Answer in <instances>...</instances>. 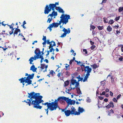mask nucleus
I'll list each match as a JSON object with an SVG mask.
<instances>
[{
  "instance_id": "nucleus-42",
  "label": "nucleus",
  "mask_w": 123,
  "mask_h": 123,
  "mask_svg": "<svg viewBox=\"0 0 123 123\" xmlns=\"http://www.w3.org/2000/svg\"><path fill=\"white\" fill-rule=\"evenodd\" d=\"M109 104L110 105H111V107L112 108H113L114 106V104L111 101L109 103Z\"/></svg>"
},
{
  "instance_id": "nucleus-51",
  "label": "nucleus",
  "mask_w": 123,
  "mask_h": 123,
  "mask_svg": "<svg viewBox=\"0 0 123 123\" xmlns=\"http://www.w3.org/2000/svg\"><path fill=\"white\" fill-rule=\"evenodd\" d=\"M66 35L67 34H65V33H64L62 34L61 35V37H65V36H66Z\"/></svg>"
},
{
  "instance_id": "nucleus-58",
  "label": "nucleus",
  "mask_w": 123,
  "mask_h": 123,
  "mask_svg": "<svg viewBox=\"0 0 123 123\" xmlns=\"http://www.w3.org/2000/svg\"><path fill=\"white\" fill-rule=\"evenodd\" d=\"M119 60L120 61H123V58L122 56H121V57L119 58Z\"/></svg>"
},
{
  "instance_id": "nucleus-11",
  "label": "nucleus",
  "mask_w": 123,
  "mask_h": 123,
  "mask_svg": "<svg viewBox=\"0 0 123 123\" xmlns=\"http://www.w3.org/2000/svg\"><path fill=\"white\" fill-rule=\"evenodd\" d=\"M47 43L48 44H49L50 45L49 46H51V47L55 46L56 45V44L55 42L53 41L50 42L49 39L47 40Z\"/></svg>"
},
{
  "instance_id": "nucleus-23",
  "label": "nucleus",
  "mask_w": 123,
  "mask_h": 123,
  "mask_svg": "<svg viewBox=\"0 0 123 123\" xmlns=\"http://www.w3.org/2000/svg\"><path fill=\"white\" fill-rule=\"evenodd\" d=\"M52 24L53 25V26L55 27H57L59 25H60L61 24L60 21L59 22V23H52Z\"/></svg>"
},
{
  "instance_id": "nucleus-61",
  "label": "nucleus",
  "mask_w": 123,
  "mask_h": 123,
  "mask_svg": "<svg viewBox=\"0 0 123 123\" xmlns=\"http://www.w3.org/2000/svg\"><path fill=\"white\" fill-rule=\"evenodd\" d=\"M121 96V95L120 94L117 97V99H118Z\"/></svg>"
},
{
  "instance_id": "nucleus-4",
  "label": "nucleus",
  "mask_w": 123,
  "mask_h": 123,
  "mask_svg": "<svg viewBox=\"0 0 123 123\" xmlns=\"http://www.w3.org/2000/svg\"><path fill=\"white\" fill-rule=\"evenodd\" d=\"M70 108H68V109L64 111V113L65 115L67 116H69L71 114L72 115H74L75 114V111L76 110L73 106L70 105Z\"/></svg>"
},
{
  "instance_id": "nucleus-6",
  "label": "nucleus",
  "mask_w": 123,
  "mask_h": 123,
  "mask_svg": "<svg viewBox=\"0 0 123 123\" xmlns=\"http://www.w3.org/2000/svg\"><path fill=\"white\" fill-rule=\"evenodd\" d=\"M43 57V56L41 55L40 54L37 55H35L34 57H31L29 59V61H30V64H32V63L33 62V60H36L37 59L39 58H41Z\"/></svg>"
},
{
  "instance_id": "nucleus-19",
  "label": "nucleus",
  "mask_w": 123,
  "mask_h": 123,
  "mask_svg": "<svg viewBox=\"0 0 123 123\" xmlns=\"http://www.w3.org/2000/svg\"><path fill=\"white\" fill-rule=\"evenodd\" d=\"M34 75V73H33L31 75L29 74L28 76L26 78V79H27V80L32 79L33 78Z\"/></svg>"
},
{
  "instance_id": "nucleus-49",
  "label": "nucleus",
  "mask_w": 123,
  "mask_h": 123,
  "mask_svg": "<svg viewBox=\"0 0 123 123\" xmlns=\"http://www.w3.org/2000/svg\"><path fill=\"white\" fill-rule=\"evenodd\" d=\"M120 17V16L116 17L114 20L115 21H117L119 20Z\"/></svg>"
},
{
  "instance_id": "nucleus-3",
  "label": "nucleus",
  "mask_w": 123,
  "mask_h": 123,
  "mask_svg": "<svg viewBox=\"0 0 123 123\" xmlns=\"http://www.w3.org/2000/svg\"><path fill=\"white\" fill-rule=\"evenodd\" d=\"M61 19L59 21L61 24L62 23V25L66 24L68 22V20L70 19L69 15L62 14L60 17Z\"/></svg>"
},
{
  "instance_id": "nucleus-18",
  "label": "nucleus",
  "mask_w": 123,
  "mask_h": 123,
  "mask_svg": "<svg viewBox=\"0 0 123 123\" xmlns=\"http://www.w3.org/2000/svg\"><path fill=\"white\" fill-rule=\"evenodd\" d=\"M33 100H32V98L30 99H27V101H28L27 102L25 100L24 102L27 103L29 105V106H30L31 105V101H32Z\"/></svg>"
},
{
  "instance_id": "nucleus-13",
  "label": "nucleus",
  "mask_w": 123,
  "mask_h": 123,
  "mask_svg": "<svg viewBox=\"0 0 123 123\" xmlns=\"http://www.w3.org/2000/svg\"><path fill=\"white\" fill-rule=\"evenodd\" d=\"M67 98L65 97H60L58 98V100L60 102L62 101L63 100H66Z\"/></svg>"
},
{
  "instance_id": "nucleus-2",
  "label": "nucleus",
  "mask_w": 123,
  "mask_h": 123,
  "mask_svg": "<svg viewBox=\"0 0 123 123\" xmlns=\"http://www.w3.org/2000/svg\"><path fill=\"white\" fill-rule=\"evenodd\" d=\"M42 96H38L37 99L32 101L31 105H33L34 108L40 109L42 108V106H40L39 105L42 102H43V100H42Z\"/></svg>"
},
{
  "instance_id": "nucleus-32",
  "label": "nucleus",
  "mask_w": 123,
  "mask_h": 123,
  "mask_svg": "<svg viewBox=\"0 0 123 123\" xmlns=\"http://www.w3.org/2000/svg\"><path fill=\"white\" fill-rule=\"evenodd\" d=\"M100 83L101 85L102 86H104L106 84L105 81H101Z\"/></svg>"
},
{
  "instance_id": "nucleus-10",
  "label": "nucleus",
  "mask_w": 123,
  "mask_h": 123,
  "mask_svg": "<svg viewBox=\"0 0 123 123\" xmlns=\"http://www.w3.org/2000/svg\"><path fill=\"white\" fill-rule=\"evenodd\" d=\"M42 104L43 105H47V107L48 109H49L51 111V109H52V108L51 103L47 102L44 103H42Z\"/></svg>"
},
{
  "instance_id": "nucleus-20",
  "label": "nucleus",
  "mask_w": 123,
  "mask_h": 123,
  "mask_svg": "<svg viewBox=\"0 0 123 123\" xmlns=\"http://www.w3.org/2000/svg\"><path fill=\"white\" fill-rule=\"evenodd\" d=\"M18 26L17 27L16 29L14 31V36H15V35H17L18 34V32H20V30L19 29H18Z\"/></svg>"
},
{
  "instance_id": "nucleus-62",
  "label": "nucleus",
  "mask_w": 123,
  "mask_h": 123,
  "mask_svg": "<svg viewBox=\"0 0 123 123\" xmlns=\"http://www.w3.org/2000/svg\"><path fill=\"white\" fill-rule=\"evenodd\" d=\"M42 40L43 41H46V36H43V38Z\"/></svg>"
},
{
  "instance_id": "nucleus-39",
  "label": "nucleus",
  "mask_w": 123,
  "mask_h": 123,
  "mask_svg": "<svg viewBox=\"0 0 123 123\" xmlns=\"http://www.w3.org/2000/svg\"><path fill=\"white\" fill-rule=\"evenodd\" d=\"M50 74H51L52 76H54V74H55V73L54 72L53 70H51L49 72Z\"/></svg>"
},
{
  "instance_id": "nucleus-47",
  "label": "nucleus",
  "mask_w": 123,
  "mask_h": 123,
  "mask_svg": "<svg viewBox=\"0 0 123 123\" xmlns=\"http://www.w3.org/2000/svg\"><path fill=\"white\" fill-rule=\"evenodd\" d=\"M95 28V27L94 26L92 25H91L90 26V30H92L91 29H92L93 30H94Z\"/></svg>"
},
{
  "instance_id": "nucleus-12",
  "label": "nucleus",
  "mask_w": 123,
  "mask_h": 123,
  "mask_svg": "<svg viewBox=\"0 0 123 123\" xmlns=\"http://www.w3.org/2000/svg\"><path fill=\"white\" fill-rule=\"evenodd\" d=\"M67 99L66 100H65L66 101L67 103L68 104V105L66 107V109H67L68 108V107H69V105L70 104V102H71L72 100H71V99H69L68 98H67Z\"/></svg>"
},
{
  "instance_id": "nucleus-44",
  "label": "nucleus",
  "mask_w": 123,
  "mask_h": 123,
  "mask_svg": "<svg viewBox=\"0 0 123 123\" xmlns=\"http://www.w3.org/2000/svg\"><path fill=\"white\" fill-rule=\"evenodd\" d=\"M53 46H51L50 47V46H49V49H50V48H51V49H50L49 51L50 52H52V51H53Z\"/></svg>"
},
{
  "instance_id": "nucleus-54",
  "label": "nucleus",
  "mask_w": 123,
  "mask_h": 123,
  "mask_svg": "<svg viewBox=\"0 0 123 123\" xmlns=\"http://www.w3.org/2000/svg\"><path fill=\"white\" fill-rule=\"evenodd\" d=\"M103 18L104 19V22L105 23H108V21H106V20H107V19L105 18Z\"/></svg>"
},
{
  "instance_id": "nucleus-57",
  "label": "nucleus",
  "mask_w": 123,
  "mask_h": 123,
  "mask_svg": "<svg viewBox=\"0 0 123 123\" xmlns=\"http://www.w3.org/2000/svg\"><path fill=\"white\" fill-rule=\"evenodd\" d=\"M14 29H12V30L10 31L9 32V33H10V35H11L13 33V30H14Z\"/></svg>"
},
{
  "instance_id": "nucleus-52",
  "label": "nucleus",
  "mask_w": 123,
  "mask_h": 123,
  "mask_svg": "<svg viewBox=\"0 0 123 123\" xmlns=\"http://www.w3.org/2000/svg\"><path fill=\"white\" fill-rule=\"evenodd\" d=\"M66 75L68 76H69L70 75V73L68 71H66L65 73Z\"/></svg>"
},
{
  "instance_id": "nucleus-48",
  "label": "nucleus",
  "mask_w": 123,
  "mask_h": 123,
  "mask_svg": "<svg viewBox=\"0 0 123 123\" xmlns=\"http://www.w3.org/2000/svg\"><path fill=\"white\" fill-rule=\"evenodd\" d=\"M62 75V73L60 72L58 74L57 76L58 78H60V76Z\"/></svg>"
},
{
  "instance_id": "nucleus-45",
  "label": "nucleus",
  "mask_w": 123,
  "mask_h": 123,
  "mask_svg": "<svg viewBox=\"0 0 123 123\" xmlns=\"http://www.w3.org/2000/svg\"><path fill=\"white\" fill-rule=\"evenodd\" d=\"M86 101L87 102L90 103L91 102V100L89 97H88L86 99Z\"/></svg>"
},
{
  "instance_id": "nucleus-34",
  "label": "nucleus",
  "mask_w": 123,
  "mask_h": 123,
  "mask_svg": "<svg viewBox=\"0 0 123 123\" xmlns=\"http://www.w3.org/2000/svg\"><path fill=\"white\" fill-rule=\"evenodd\" d=\"M79 81H76V85H75V87L76 88H77L79 86H80L79 85Z\"/></svg>"
},
{
  "instance_id": "nucleus-14",
  "label": "nucleus",
  "mask_w": 123,
  "mask_h": 123,
  "mask_svg": "<svg viewBox=\"0 0 123 123\" xmlns=\"http://www.w3.org/2000/svg\"><path fill=\"white\" fill-rule=\"evenodd\" d=\"M62 31L64 32V33H65L66 34L67 33L69 34L70 33V28H68V29H66L65 28H64Z\"/></svg>"
},
{
  "instance_id": "nucleus-55",
  "label": "nucleus",
  "mask_w": 123,
  "mask_h": 123,
  "mask_svg": "<svg viewBox=\"0 0 123 123\" xmlns=\"http://www.w3.org/2000/svg\"><path fill=\"white\" fill-rule=\"evenodd\" d=\"M57 108H58L59 110H61V109H60V108L59 107V106L58 105V106H57V107L55 109H53V108H52V109H51V111H53L54 110H55Z\"/></svg>"
},
{
  "instance_id": "nucleus-37",
  "label": "nucleus",
  "mask_w": 123,
  "mask_h": 123,
  "mask_svg": "<svg viewBox=\"0 0 123 123\" xmlns=\"http://www.w3.org/2000/svg\"><path fill=\"white\" fill-rule=\"evenodd\" d=\"M41 68L42 69V70L43 69H44L45 68V64H41Z\"/></svg>"
},
{
  "instance_id": "nucleus-43",
  "label": "nucleus",
  "mask_w": 123,
  "mask_h": 123,
  "mask_svg": "<svg viewBox=\"0 0 123 123\" xmlns=\"http://www.w3.org/2000/svg\"><path fill=\"white\" fill-rule=\"evenodd\" d=\"M66 65H67L68 66H65V68H66V70H68L69 69V65H68L67 64H66Z\"/></svg>"
},
{
  "instance_id": "nucleus-40",
  "label": "nucleus",
  "mask_w": 123,
  "mask_h": 123,
  "mask_svg": "<svg viewBox=\"0 0 123 123\" xmlns=\"http://www.w3.org/2000/svg\"><path fill=\"white\" fill-rule=\"evenodd\" d=\"M114 22V21L112 19H111L109 20V23L110 24H112Z\"/></svg>"
},
{
  "instance_id": "nucleus-50",
  "label": "nucleus",
  "mask_w": 123,
  "mask_h": 123,
  "mask_svg": "<svg viewBox=\"0 0 123 123\" xmlns=\"http://www.w3.org/2000/svg\"><path fill=\"white\" fill-rule=\"evenodd\" d=\"M72 89V87H71V86H70V87H69V88L67 90V91H68V92H67L69 94V92L71 91Z\"/></svg>"
},
{
  "instance_id": "nucleus-41",
  "label": "nucleus",
  "mask_w": 123,
  "mask_h": 123,
  "mask_svg": "<svg viewBox=\"0 0 123 123\" xmlns=\"http://www.w3.org/2000/svg\"><path fill=\"white\" fill-rule=\"evenodd\" d=\"M118 12H121L123 10V7H119L118 9Z\"/></svg>"
},
{
  "instance_id": "nucleus-8",
  "label": "nucleus",
  "mask_w": 123,
  "mask_h": 123,
  "mask_svg": "<svg viewBox=\"0 0 123 123\" xmlns=\"http://www.w3.org/2000/svg\"><path fill=\"white\" fill-rule=\"evenodd\" d=\"M58 100L57 99H55V101H54V102H52L51 103L52 108L53 109H55L58 106Z\"/></svg>"
},
{
  "instance_id": "nucleus-31",
  "label": "nucleus",
  "mask_w": 123,
  "mask_h": 123,
  "mask_svg": "<svg viewBox=\"0 0 123 123\" xmlns=\"http://www.w3.org/2000/svg\"><path fill=\"white\" fill-rule=\"evenodd\" d=\"M107 29L108 31L109 32H110L112 31V28L110 25H109L107 27Z\"/></svg>"
},
{
  "instance_id": "nucleus-53",
  "label": "nucleus",
  "mask_w": 123,
  "mask_h": 123,
  "mask_svg": "<svg viewBox=\"0 0 123 123\" xmlns=\"http://www.w3.org/2000/svg\"><path fill=\"white\" fill-rule=\"evenodd\" d=\"M83 51L84 53H85V54H87V50L86 49H83Z\"/></svg>"
},
{
  "instance_id": "nucleus-9",
  "label": "nucleus",
  "mask_w": 123,
  "mask_h": 123,
  "mask_svg": "<svg viewBox=\"0 0 123 123\" xmlns=\"http://www.w3.org/2000/svg\"><path fill=\"white\" fill-rule=\"evenodd\" d=\"M78 112L76 111H75L74 115H79L80 113H82L84 111V110L82 108L80 107H79L78 109Z\"/></svg>"
},
{
  "instance_id": "nucleus-60",
  "label": "nucleus",
  "mask_w": 123,
  "mask_h": 123,
  "mask_svg": "<svg viewBox=\"0 0 123 123\" xmlns=\"http://www.w3.org/2000/svg\"><path fill=\"white\" fill-rule=\"evenodd\" d=\"M113 101L116 103L117 102V100L115 98H113Z\"/></svg>"
},
{
  "instance_id": "nucleus-22",
  "label": "nucleus",
  "mask_w": 123,
  "mask_h": 123,
  "mask_svg": "<svg viewBox=\"0 0 123 123\" xmlns=\"http://www.w3.org/2000/svg\"><path fill=\"white\" fill-rule=\"evenodd\" d=\"M90 75V74H86V76H85L84 79L83 80V82L87 81V79L89 77V76Z\"/></svg>"
},
{
  "instance_id": "nucleus-28",
  "label": "nucleus",
  "mask_w": 123,
  "mask_h": 123,
  "mask_svg": "<svg viewBox=\"0 0 123 123\" xmlns=\"http://www.w3.org/2000/svg\"><path fill=\"white\" fill-rule=\"evenodd\" d=\"M76 78L78 79V81H80L83 80V78H81L80 76V75H79L78 77H76Z\"/></svg>"
},
{
  "instance_id": "nucleus-15",
  "label": "nucleus",
  "mask_w": 123,
  "mask_h": 123,
  "mask_svg": "<svg viewBox=\"0 0 123 123\" xmlns=\"http://www.w3.org/2000/svg\"><path fill=\"white\" fill-rule=\"evenodd\" d=\"M76 80H74L73 78L71 80V82L70 83V86L71 87L72 85H74L76 82Z\"/></svg>"
},
{
  "instance_id": "nucleus-5",
  "label": "nucleus",
  "mask_w": 123,
  "mask_h": 123,
  "mask_svg": "<svg viewBox=\"0 0 123 123\" xmlns=\"http://www.w3.org/2000/svg\"><path fill=\"white\" fill-rule=\"evenodd\" d=\"M28 94L29 95L28 96V98L30 99L33 98L35 99H37L38 98V97L40 95H40L39 93H35L34 92H32L30 93H28Z\"/></svg>"
},
{
  "instance_id": "nucleus-7",
  "label": "nucleus",
  "mask_w": 123,
  "mask_h": 123,
  "mask_svg": "<svg viewBox=\"0 0 123 123\" xmlns=\"http://www.w3.org/2000/svg\"><path fill=\"white\" fill-rule=\"evenodd\" d=\"M80 66L81 67L83 66L84 68V70L85 71V72L87 73L86 74L90 75V73L91 72L92 70L91 68H90L89 66H85V65L83 64H80Z\"/></svg>"
},
{
  "instance_id": "nucleus-27",
  "label": "nucleus",
  "mask_w": 123,
  "mask_h": 123,
  "mask_svg": "<svg viewBox=\"0 0 123 123\" xmlns=\"http://www.w3.org/2000/svg\"><path fill=\"white\" fill-rule=\"evenodd\" d=\"M91 66L92 67V68L94 69H95L98 67L97 65L95 64L91 65Z\"/></svg>"
},
{
  "instance_id": "nucleus-36",
  "label": "nucleus",
  "mask_w": 123,
  "mask_h": 123,
  "mask_svg": "<svg viewBox=\"0 0 123 123\" xmlns=\"http://www.w3.org/2000/svg\"><path fill=\"white\" fill-rule=\"evenodd\" d=\"M97 28L99 30H101L103 29L104 27L103 26H97Z\"/></svg>"
},
{
  "instance_id": "nucleus-33",
  "label": "nucleus",
  "mask_w": 123,
  "mask_h": 123,
  "mask_svg": "<svg viewBox=\"0 0 123 123\" xmlns=\"http://www.w3.org/2000/svg\"><path fill=\"white\" fill-rule=\"evenodd\" d=\"M79 81H76V85H75V87L76 88H77L79 86H80L79 85Z\"/></svg>"
},
{
  "instance_id": "nucleus-30",
  "label": "nucleus",
  "mask_w": 123,
  "mask_h": 123,
  "mask_svg": "<svg viewBox=\"0 0 123 123\" xmlns=\"http://www.w3.org/2000/svg\"><path fill=\"white\" fill-rule=\"evenodd\" d=\"M69 81L68 80L64 82V84H65L64 86L66 87V86H68L69 85Z\"/></svg>"
},
{
  "instance_id": "nucleus-56",
  "label": "nucleus",
  "mask_w": 123,
  "mask_h": 123,
  "mask_svg": "<svg viewBox=\"0 0 123 123\" xmlns=\"http://www.w3.org/2000/svg\"><path fill=\"white\" fill-rule=\"evenodd\" d=\"M96 46L95 45H92L91 47V50H93L95 47Z\"/></svg>"
},
{
  "instance_id": "nucleus-1",
  "label": "nucleus",
  "mask_w": 123,
  "mask_h": 123,
  "mask_svg": "<svg viewBox=\"0 0 123 123\" xmlns=\"http://www.w3.org/2000/svg\"><path fill=\"white\" fill-rule=\"evenodd\" d=\"M58 2H55V4H50L48 5H46L44 9V13L45 14H48L51 10H52L53 12L51 14H49L48 17L50 16L53 17L54 16L55 17L57 15V12L55 11V8L56 7V5H59Z\"/></svg>"
},
{
  "instance_id": "nucleus-17",
  "label": "nucleus",
  "mask_w": 123,
  "mask_h": 123,
  "mask_svg": "<svg viewBox=\"0 0 123 123\" xmlns=\"http://www.w3.org/2000/svg\"><path fill=\"white\" fill-rule=\"evenodd\" d=\"M34 53L36 54L35 55H37L40 54L41 52L38 48H37L35 51Z\"/></svg>"
},
{
  "instance_id": "nucleus-21",
  "label": "nucleus",
  "mask_w": 123,
  "mask_h": 123,
  "mask_svg": "<svg viewBox=\"0 0 123 123\" xmlns=\"http://www.w3.org/2000/svg\"><path fill=\"white\" fill-rule=\"evenodd\" d=\"M30 70H32L33 72H35L36 71L37 68H35V66L33 65L31 67Z\"/></svg>"
},
{
  "instance_id": "nucleus-38",
  "label": "nucleus",
  "mask_w": 123,
  "mask_h": 123,
  "mask_svg": "<svg viewBox=\"0 0 123 123\" xmlns=\"http://www.w3.org/2000/svg\"><path fill=\"white\" fill-rule=\"evenodd\" d=\"M75 100H71V102H70V105H74L75 103Z\"/></svg>"
},
{
  "instance_id": "nucleus-16",
  "label": "nucleus",
  "mask_w": 123,
  "mask_h": 123,
  "mask_svg": "<svg viewBox=\"0 0 123 123\" xmlns=\"http://www.w3.org/2000/svg\"><path fill=\"white\" fill-rule=\"evenodd\" d=\"M55 9L56 10H58V11L62 13H64V12L63 9L59 6L56 7Z\"/></svg>"
},
{
  "instance_id": "nucleus-26",
  "label": "nucleus",
  "mask_w": 123,
  "mask_h": 123,
  "mask_svg": "<svg viewBox=\"0 0 123 123\" xmlns=\"http://www.w3.org/2000/svg\"><path fill=\"white\" fill-rule=\"evenodd\" d=\"M76 88V90L77 91V93L79 94H81L82 93L81 92L80 89L79 87H78Z\"/></svg>"
},
{
  "instance_id": "nucleus-25",
  "label": "nucleus",
  "mask_w": 123,
  "mask_h": 123,
  "mask_svg": "<svg viewBox=\"0 0 123 123\" xmlns=\"http://www.w3.org/2000/svg\"><path fill=\"white\" fill-rule=\"evenodd\" d=\"M26 83H27V84L29 85L32 84V80H30L27 79H26Z\"/></svg>"
},
{
  "instance_id": "nucleus-63",
  "label": "nucleus",
  "mask_w": 123,
  "mask_h": 123,
  "mask_svg": "<svg viewBox=\"0 0 123 123\" xmlns=\"http://www.w3.org/2000/svg\"><path fill=\"white\" fill-rule=\"evenodd\" d=\"M105 91H103L102 93H100V94L101 95H105Z\"/></svg>"
},
{
  "instance_id": "nucleus-35",
  "label": "nucleus",
  "mask_w": 123,
  "mask_h": 123,
  "mask_svg": "<svg viewBox=\"0 0 123 123\" xmlns=\"http://www.w3.org/2000/svg\"><path fill=\"white\" fill-rule=\"evenodd\" d=\"M51 18H49L47 20V22L49 23H50L52 20L53 19V18H52V17H51Z\"/></svg>"
},
{
  "instance_id": "nucleus-46",
  "label": "nucleus",
  "mask_w": 123,
  "mask_h": 123,
  "mask_svg": "<svg viewBox=\"0 0 123 123\" xmlns=\"http://www.w3.org/2000/svg\"><path fill=\"white\" fill-rule=\"evenodd\" d=\"M8 26H9L10 27V29H14V28H13V27L12 26V25H9L8 24H7V25Z\"/></svg>"
},
{
  "instance_id": "nucleus-59",
  "label": "nucleus",
  "mask_w": 123,
  "mask_h": 123,
  "mask_svg": "<svg viewBox=\"0 0 123 123\" xmlns=\"http://www.w3.org/2000/svg\"><path fill=\"white\" fill-rule=\"evenodd\" d=\"M111 107V105H110V104H108L105 106V107L108 109L109 108Z\"/></svg>"
},
{
  "instance_id": "nucleus-29",
  "label": "nucleus",
  "mask_w": 123,
  "mask_h": 123,
  "mask_svg": "<svg viewBox=\"0 0 123 123\" xmlns=\"http://www.w3.org/2000/svg\"><path fill=\"white\" fill-rule=\"evenodd\" d=\"M53 27V25L52 23L48 27L47 29L49 28L50 31H51L52 30L51 28Z\"/></svg>"
},
{
  "instance_id": "nucleus-24",
  "label": "nucleus",
  "mask_w": 123,
  "mask_h": 123,
  "mask_svg": "<svg viewBox=\"0 0 123 123\" xmlns=\"http://www.w3.org/2000/svg\"><path fill=\"white\" fill-rule=\"evenodd\" d=\"M19 81H20V82L21 83H24L25 82V83H26V79H24V78H23V77H22L21 79H19Z\"/></svg>"
},
{
  "instance_id": "nucleus-64",
  "label": "nucleus",
  "mask_w": 123,
  "mask_h": 123,
  "mask_svg": "<svg viewBox=\"0 0 123 123\" xmlns=\"http://www.w3.org/2000/svg\"><path fill=\"white\" fill-rule=\"evenodd\" d=\"M90 43L91 45H93L94 43V42L92 41L91 40H90Z\"/></svg>"
}]
</instances>
